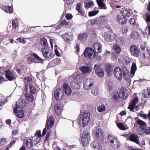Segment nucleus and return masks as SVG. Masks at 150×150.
Wrapping results in <instances>:
<instances>
[{
  "instance_id": "f3484780",
  "label": "nucleus",
  "mask_w": 150,
  "mask_h": 150,
  "mask_svg": "<svg viewBox=\"0 0 150 150\" xmlns=\"http://www.w3.org/2000/svg\"><path fill=\"white\" fill-rule=\"evenodd\" d=\"M118 96L119 97L124 99L127 97V90L125 88H121L118 93Z\"/></svg>"
},
{
  "instance_id": "4468645a",
  "label": "nucleus",
  "mask_w": 150,
  "mask_h": 150,
  "mask_svg": "<svg viewBox=\"0 0 150 150\" xmlns=\"http://www.w3.org/2000/svg\"><path fill=\"white\" fill-rule=\"evenodd\" d=\"M104 39L107 41L112 42L115 39L114 34L112 32H105L104 34Z\"/></svg>"
},
{
  "instance_id": "473e14b6",
  "label": "nucleus",
  "mask_w": 150,
  "mask_h": 150,
  "mask_svg": "<svg viewBox=\"0 0 150 150\" xmlns=\"http://www.w3.org/2000/svg\"><path fill=\"white\" fill-rule=\"evenodd\" d=\"M85 8L86 9L88 8H91L94 6V4L92 1H89L88 2H86L84 3Z\"/></svg>"
},
{
  "instance_id": "39448f33",
  "label": "nucleus",
  "mask_w": 150,
  "mask_h": 150,
  "mask_svg": "<svg viewBox=\"0 0 150 150\" xmlns=\"http://www.w3.org/2000/svg\"><path fill=\"white\" fill-rule=\"evenodd\" d=\"M94 84V80L90 78H86L84 80L83 85L84 89L86 90H89Z\"/></svg>"
},
{
  "instance_id": "a211bd4d",
  "label": "nucleus",
  "mask_w": 150,
  "mask_h": 150,
  "mask_svg": "<svg viewBox=\"0 0 150 150\" xmlns=\"http://www.w3.org/2000/svg\"><path fill=\"white\" fill-rule=\"evenodd\" d=\"M96 137L100 141L104 139V136L102 130L98 129L94 132Z\"/></svg>"
},
{
  "instance_id": "bf43d9fd",
  "label": "nucleus",
  "mask_w": 150,
  "mask_h": 150,
  "mask_svg": "<svg viewBox=\"0 0 150 150\" xmlns=\"http://www.w3.org/2000/svg\"><path fill=\"white\" fill-rule=\"evenodd\" d=\"M50 42L51 45V47L52 48L53 47V46L54 45V46L56 45V40L52 38L50 40Z\"/></svg>"
},
{
  "instance_id": "dca6fc26",
  "label": "nucleus",
  "mask_w": 150,
  "mask_h": 150,
  "mask_svg": "<svg viewBox=\"0 0 150 150\" xmlns=\"http://www.w3.org/2000/svg\"><path fill=\"white\" fill-rule=\"evenodd\" d=\"M54 96L57 100L58 101L62 99L64 96L62 90L60 88L57 89L54 92Z\"/></svg>"
},
{
  "instance_id": "6ab92c4d",
  "label": "nucleus",
  "mask_w": 150,
  "mask_h": 150,
  "mask_svg": "<svg viewBox=\"0 0 150 150\" xmlns=\"http://www.w3.org/2000/svg\"><path fill=\"white\" fill-rule=\"evenodd\" d=\"M79 69L84 74L89 73L91 72L92 70L91 67L88 66H81L80 67Z\"/></svg>"
},
{
  "instance_id": "8fccbe9b",
  "label": "nucleus",
  "mask_w": 150,
  "mask_h": 150,
  "mask_svg": "<svg viewBox=\"0 0 150 150\" xmlns=\"http://www.w3.org/2000/svg\"><path fill=\"white\" fill-rule=\"evenodd\" d=\"M7 139L4 138H1L0 139V146H2L6 144Z\"/></svg>"
},
{
  "instance_id": "a878e982",
  "label": "nucleus",
  "mask_w": 150,
  "mask_h": 150,
  "mask_svg": "<svg viewBox=\"0 0 150 150\" xmlns=\"http://www.w3.org/2000/svg\"><path fill=\"white\" fill-rule=\"evenodd\" d=\"M129 140L137 144L139 143V137L137 134H132L129 137Z\"/></svg>"
},
{
  "instance_id": "680f3d73",
  "label": "nucleus",
  "mask_w": 150,
  "mask_h": 150,
  "mask_svg": "<svg viewBox=\"0 0 150 150\" xmlns=\"http://www.w3.org/2000/svg\"><path fill=\"white\" fill-rule=\"evenodd\" d=\"M128 29L127 27H123L122 28V31L123 33L126 34L128 31Z\"/></svg>"
},
{
  "instance_id": "f704fd0d",
  "label": "nucleus",
  "mask_w": 150,
  "mask_h": 150,
  "mask_svg": "<svg viewBox=\"0 0 150 150\" xmlns=\"http://www.w3.org/2000/svg\"><path fill=\"white\" fill-rule=\"evenodd\" d=\"M140 36L139 33L136 31H133L131 33L130 37L133 39H136L138 38Z\"/></svg>"
},
{
  "instance_id": "6e6d98bb",
  "label": "nucleus",
  "mask_w": 150,
  "mask_h": 150,
  "mask_svg": "<svg viewBox=\"0 0 150 150\" xmlns=\"http://www.w3.org/2000/svg\"><path fill=\"white\" fill-rule=\"evenodd\" d=\"M144 133L146 134H150V127H146L143 130V134Z\"/></svg>"
},
{
  "instance_id": "0eeeda50",
  "label": "nucleus",
  "mask_w": 150,
  "mask_h": 150,
  "mask_svg": "<svg viewBox=\"0 0 150 150\" xmlns=\"http://www.w3.org/2000/svg\"><path fill=\"white\" fill-rule=\"evenodd\" d=\"M84 54L86 57L89 59H94L96 56L94 50L90 47L87 48L85 50Z\"/></svg>"
},
{
  "instance_id": "bb28decb",
  "label": "nucleus",
  "mask_w": 150,
  "mask_h": 150,
  "mask_svg": "<svg viewBox=\"0 0 150 150\" xmlns=\"http://www.w3.org/2000/svg\"><path fill=\"white\" fill-rule=\"evenodd\" d=\"M93 47L95 52L97 53H100L101 51V45L99 42H96L93 44Z\"/></svg>"
},
{
  "instance_id": "79ce46f5",
  "label": "nucleus",
  "mask_w": 150,
  "mask_h": 150,
  "mask_svg": "<svg viewBox=\"0 0 150 150\" xmlns=\"http://www.w3.org/2000/svg\"><path fill=\"white\" fill-rule=\"evenodd\" d=\"M30 89V92L31 94L34 93L36 91V88L32 85L29 84L28 86Z\"/></svg>"
},
{
  "instance_id": "f257e3e1",
  "label": "nucleus",
  "mask_w": 150,
  "mask_h": 150,
  "mask_svg": "<svg viewBox=\"0 0 150 150\" xmlns=\"http://www.w3.org/2000/svg\"><path fill=\"white\" fill-rule=\"evenodd\" d=\"M113 74L116 78L119 80H121L122 77L127 80L129 78V72L125 66L121 67H116L114 69Z\"/></svg>"
},
{
  "instance_id": "c03bdc74",
  "label": "nucleus",
  "mask_w": 150,
  "mask_h": 150,
  "mask_svg": "<svg viewBox=\"0 0 150 150\" xmlns=\"http://www.w3.org/2000/svg\"><path fill=\"white\" fill-rule=\"evenodd\" d=\"M137 69V67L136 64L133 63L131 68V73L132 74L134 75Z\"/></svg>"
},
{
  "instance_id": "c85d7f7f",
  "label": "nucleus",
  "mask_w": 150,
  "mask_h": 150,
  "mask_svg": "<svg viewBox=\"0 0 150 150\" xmlns=\"http://www.w3.org/2000/svg\"><path fill=\"white\" fill-rule=\"evenodd\" d=\"M113 65L112 64L106 65L105 67V71L108 76L110 75L113 70Z\"/></svg>"
},
{
  "instance_id": "0e129e2a",
  "label": "nucleus",
  "mask_w": 150,
  "mask_h": 150,
  "mask_svg": "<svg viewBox=\"0 0 150 150\" xmlns=\"http://www.w3.org/2000/svg\"><path fill=\"white\" fill-rule=\"evenodd\" d=\"M19 104L22 106H23L25 105V100L21 99L19 100Z\"/></svg>"
},
{
  "instance_id": "cd10ccee",
  "label": "nucleus",
  "mask_w": 150,
  "mask_h": 150,
  "mask_svg": "<svg viewBox=\"0 0 150 150\" xmlns=\"http://www.w3.org/2000/svg\"><path fill=\"white\" fill-rule=\"evenodd\" d=\"M24 143L27 147L29 149L32 147L33 145L32 140L28 137H26L25 139Z\"/></svg>"
},
{
  "instance_id": "9b49d317",
  "label": "nucleus",
  "mask_w": 150,
  "mask_h": 150,
  "mask_svg": "<svg viewBox=\"0 0 150 150\" xmlns=\"http://www.w3.org/2000/svg\"><path fill=\"white\" fill-rule=\"evenodd\" d=\"M138 101V99L137 97H135L134 98L133 100H132L129 106L128 107V109H130L132 111L134 112L135 111H137L139 109V107L136 106V104L137 103Z\"/></svg>"
},
{
  "instance_id": "774afa93",
  "label": "nucleus",
  "mask_w": 150,
  "mask_h": 150,
  "mask_svg": "<svg viewBox=\"0 0 150 150\" xmlns=\"http://www.w3.org/2000/svg\"><path fill=\"white\" fill-rule=\"evenodd\" d=\"M27 61L29 64H30L31 63V62H34L35 63H36V62H34V59L31 57H29L28 58Z\"/></svg>"
},
{
  "instance_id": "e2e57ef3",
  "label": "nucleus",
  "mask_w": 150,
  "mask_h": 150,
  "mask_svg": "<svg viewBox=\"0 0 150 150\" xmlns=\"http://www.w3.org/2000/svg\"><path fill=\"white\" fill-rule=\"evenodd\" d=\"M40 137H39L35 136L34 139V141L36 142V144H38L40 142Z\"/></svg>"
},
{
  "instance_id": "423d86ee",
  "label": "nucleus",
  "mask_w": 150,
  "mask_h": 150,
  "mask_svg": "<svg viewBox=\"0 0 150 150\" xmlns=\"http://www.w3.org/2000/svg\"><path fill=\"white\" fill-rule=\"evenodd\" d=\"M90 135L89 133L87 132H83L81 138L82 144L84 146H87L90 142Z\"/></svg>"
},
{
  "instance_id": "09e8293b",
  "label": "nucleus",
  "mask_w": 150,
  "mask_h": 150,
  "mask_svg": "<svg viewBox=\"0 0 150 150\" xmlns=\"http://www.w3.org/2000/svg\"><path fill=\"white\" fill-rule=\"evenodd\" d=\"M129 22L130 24L132 25H137V22L134 18H131L129 20Z\"/></svg>"
},
{
  "instance_id": "7c9ffc66",
  "label": "nucleus",
  "mask_w": 150,
  "mask_h": 150,
  "mask_svg": "<svg viewBox=\"0 0 150 150\" xmlns=\"http://www.w3.org/2000/svg\"><path fill=\"white\" fill-rule=\"evenodd\" d=\"M62 37L65 40H71L72 38V34L71 33H66L62 35Z\"/></svg>"
},
{
  "instance_id": "c9c22d12",
  "label": "nucleus",
  "mask_w": 150,
  "mask_h": 150,
  "mask_svg": "<svg viewBox=\"0 0 150 150\" xmlns=\"http://www.w3.org/2000/svg\"><path fill=\"white\" fill-rule=\"evenodd\" d=\"M46 132L47 129H46V127H45L43 130L42 135H41L40 134V130H38L36 132L35 134V136H38L39 137H42L46 134Z\"/></svg>"
},
{
  "instance_id": "3c124183",
  "label": "nucleus",
  "mask_w": 150,
  "mask_h": 150,
  "mask_svg": "<svg viewBox=\"0 0 150 150\" xmlns=\"http://www.w3.org/2000/svg\"><path fill=\"white\" fill-rule=\"evenodd\" d=\"M130 58L128 57L125 56L124 58V62L125 64H127L130 62Z\"/></svg>"
},
{
  "instance_id": "4be33fe9",
  "label": "nucleus",
  "mask_w": 150,
  "mask_h": 150,
  "mask_svg": "<svg viewBox=\"0 0 150 150\" xmlns=\"http://www.w3.org/2000/svg\"><path fill=\"white\" fill-rule=\"evenodd\" d=\"M6 78L9 81H12L16 79L14 73L9 70L5 71Z\"/></svg>"
},
{
  "instance_id": "864d4df0",
  "label": "nucleus",
  "mask_w": 150,
  "mask_h": 150,
  "mask_svg": "<svg viewBox=\"0 0 150 150\" xmlns=\"http://www.w3.org/2000/svg\"><path fill=\"white\" fill-rule=\"evenodd\" d=\"M18 25V22L17 20H14L12 21V26L13 28L16 29Z\"/></svg>"
},
{
  "instance_id": "ddd939ff",
  "label": "nucleus",
  "mask_w": 150,
  "mask_h": 150,
  "mask_svg": "<svg viewBox=\"0 0 150 150\" xmlns=\"http://www.w3.org/2000/svg\"><path fill=\"white\" fill-rule=\"evenodd\" d=\"M130 52L132 55L135 57H138L140 54V50L135 45H131L130 47Z\"/></svg>"
},
{
  "instance_id": "37998d69",
  "label": "nucleus",
  "mask_w": 150,
  "mask_h": 150,
  "mask_svg": "<svg viewBox=\"0 0 150 150\" xmlns=\"http://www.w3.org/2000/svg\"><path fill=\"white\" fill-rule=\"evenodd\" d=\"M121 15L124 16L125 18L126 16H129L130 15V13L125 10H121Z\"/></svg>"
},
{
  "instance_id": "a19ab883",
  "label": "nucleus",
  "mask_w": 150,
  "mask_h": 150,
  "mask_svg": "<svg viewBox=\"0 0 150 150\" xmlns=\"http://www.w3.org/2000/svg\"><path fill=\"white\" fill-rule=\"evenodd\" d=\"M113 87V84L111 81H108L107 82L106 87L108 90L111 91L112 90Z\"/></svg>"
},
{
  "instance_id": "338daca9",
  "label": "nucleus",
  "mask_w": 150,
  "mask_h": 150,
  "mask_svg": "<svg viewBox=\"0 0 150 150\" xmlns=\"http://www.w3.org/2000/svg\"><path fill=\"white\" fill-rule=\"evenodd\" d=\"M33 56L37 59L39 60L40 61H42L43 59L40 57L37 54L35 53L33 54Z\"/></svg>"
},
{
  "instance_id": "f8f14e48",
  "label": "nucleus",
  "mask_w": 150,
  "mask_h": 150,
  "mask_svg": "<svg viewBox=\"0 0 150 150\" xmlns=\"http://www.w3.org/2000/svg\"><path fill=\"white\" fill-rule=\"evenodd\" d=\"M94 69L95 70L96 75L99 77H103L104 72L102 69L100 67V65L98 64H96L94 65Z\"/></svg>"
},
{
  "instance_id": "49530a36",
  "label": "nucleus",
  "mask_w": 150,
  "mask_h": 150,
  "mask_svg": "<svg viewBox=\"0 0 150 150\" xmlns=\"http://www.w3.org/2000/svg\"><path fill=\"white\" fill-rule=\"evenodd\" d=\"M144 95V98H148L149 97L150 98V89H148L145 91Z\"/></svg>"
},
{
  "instance_id": "603ef678",
  "label": "nucleus",
  "mask_w": 150,
  "mask_h": 150,
  "mask_svg": "<svg viewBox=\"0 0 150 150\" xmlns=\"http://www.w3.org/2000/svg\"><path fill=\"white\" fill-rule=\"evenodd\" d=\"M98 11H89L88 12V15L89 16H92L96 15L98 12Z\"/></svg>"
},
{
  "instance_id": "20e7f679",
  "label": "nucleus",
  "mask_w": 150,
  "mask_h": 150,
  "mask_svg": "<svg viewBox=\"0 0 150 150\" xmlns=\"http://www.w3.org/2000/svg\"><path fill=\"white\" fill-rule=\"evenodd\" d=\"M135 120L136 122L140 125L137 130V134L141 135L143 134V130L145 129L147 125L145 122L139 119L137 117H135Z\"/></svg>"
},
{
  "instance_id": "1a4fd4ad",
  "label": "nucleus",
  "mask_w": 150,
  "mask_h": 150,
  "mask_svg": "<svg viewBox=\"0 0 150 150\" xmlns=\"http://www.w3.org/2000/svg\"><path fill=\"white\" fill-rule=\"evenodd\" d=\"M17 103L16 102V106L13 108L14 112L19 118H22L24 116V112L22 108L18 105Z\"/></svg>"
},
{
  "instance_id": "2f4dec72",
  "label": "nucleus",
  "mask_w": 150,
  "mask_h": 150,
  "mask_svg": "<svg viewBox=\"0 0 150 150\" xmlns=\"http://www.w3.org/2000/svg\"><path fill=\"white\" fill-rule=\"evenodd\" d=\"M97 3L100 8L106 9L107 7L104 3V0H96Z\"/></svg>"
},
{
  "instance_id": "aec40b11",
  "label": "nucleus",
  "mask_w": 150,
  "mask_h": 150,
  "mask_svg": "<svg viewBox=\"0 0 150 150\" xmlns=\"http://www.w3.org/2000/svg\"><path fill=\"white\" fill-rule=\"evenodd\" d=\"M63 108V106L61 103L59 102L56 104L54 106V110L56 114L58 115H60Z\"/></svg>"
},
{
  "instance_id": "b1692460",
  "label": "nucleus",
  "mask_w": 150,
  "mask_h": 150,
  "mask_svg": "<svg viewBox=\"0 0 150 150\" xmlns=\"http://www.w3.org/2000/svg\"><path fill=\"white\" fill-rule=\"evenodd\" d=\"M63 90L66 95L70 96L71 95L72 91L69 86L67 83H65L63 85Z\"/></svg>"
},
{
  "instance_id": "69168bd1",
  "label": "nucleus",
  "mask_w": 150,
  "mask_h": 150,
  "mask_svg": "<svg viewBox=\"0 0 150 150\" xmlns=\"http://www.w3.org/2000/svg\"><path fill=\"white\" fill-rule=\"evenodd\" d=\"M68 24L69 23L68 22L65 20H63L61 22L60 25H61V26H62V25H68Z\"/></svg>"
},
{
  "instance_id": "13d9d810",
  "label": "nucleus",
  "mask_w": 150,
  "mask_h": 150,
  "mask_svg": "<svg viewBox=\"0 0 150 150\" xmlns=\"http://www.w3.org/2000/svg\"><path fill=\"white\" fill-rule=\"evenodd\" d=\"M144 33L146 34L147 35L150 34V27L148 26L146 27L145 29L144 30V31H143Z\"/></svg>"
},
{
  "instance_id": "393cba45",
  "label": "nucleus",
  "mask_w": 150,
  "mask_h": 150,
  "mask_svg": "<svg viewBox=\"0 0 150 150\" xmlns=\"http://www.w3.org/2000/svg\"><path fill=\"white\" fill-rule=\"evenodd\" d=\"M24 81L25 83V90L27 92L28 90V86L32 81V78L30 77H25L24 79Z\"/></svg>"
},
{
  "instance_id": "6e6552de",
  "label": "nucleus",
  "mask_w": 150,
  "mask_h": 150,
  "mask_svg": "<svg viewBox=\"0 0 150 150\" xmlns=\"http://www.w3.org/2000/svg\"><path fill=\"white\" fill-rule=\"evenodd\" d=\"M74 79L71 83V87L74 89L79 88H80V80L79 79V78L80 77L76 74H74Z\"/></svg>"
},
{
  "instance_id": "72a5a7b5",
  "label": "nucleus",
  "mask_w": 150,
  "mask_h": 150,
  "mask_svg": "<svg viewBox=\"0 0 150 150\" xmlns=\"http://www.w3.org/2000/svg\"><path fill=\"white\" fill-rule=\"evenodd\" d=\"M88 36L87 33H84L80 34L78 36V39L81 41H84L86 40Z\"/></svg>"
},
{
  "instance_id": "4d7b16f0",
  "label": "nucleus",
  "mask_w": 150,
  "mask_h": 150,
  "mask_svg": "<svg viewBox=\"0 0 150 150\" xmlns=\"http://www.w3.org/2000/svg\"><path fill=\"white\" fill-rule=\"evenodd\" d=\"M17 40L20 43L23 44L25 43L26 42L25 38H18L17 39Z\"/></svg>"
},
{
  "instance_id": "7ed1b4c3",
  "label": "nucleus",
  "mask_w": 150,
  "mask_h": 150,
  "mask_svg": "<svg viewBox=\"0 0 150 150\" xmlns=\"http://www.w3.org/2000/svg\"><path fill=\"white\" fill-rule=\"evenodd\" d=\"M107 141L111 147L114 148H117L120 144L117 139L113 136L108 135L107 136Z\"/></svg>"
},
{
  "instance_id": "de8ad7c7",
  "label": "nucleus",
  "mask_w": 150,
  "mask_h": 150,
  "mask_svg": "<svg viewBox=\"0 0 150 150\" xmlns=\"http://www.w3.org/2000/svg\"><path fill=\"white\" fill-rule=\"evenodd\" d=\"M105 109V106L104 105H99L97 108L99 112H102L104 111Z\"/></svg>"
},
{
  "instance_id": "f03ea898",
  "label": "nucleus",
  "mask_w": 150,
  "mask_h": 150,
  "mask_svg": "<svg viewBox=\"0 0 150 150\" xmlns=\"http://www.w3.org/2000/svg\"><path fill=\"white\" fill-rule=\"evenodd\" d=\"M90 119V113L85 111L81 112L79 117L78 123L83 127L88 124Z\"/></svg>"
},
{
  "instance_id": "052dcab7",
  "label": "nucleus",
  "mask_w": 150,
  "mask_h": 150,
  "mask_svg": "<svg viewBox=\"0 0 150 150\" xmlns=\"http://www.w3.org/2000/svg\"><path fill=\"white\" fill-rule=\"evenodd\" d=\"M115 44H117V45H122L123 44V42L122 40L118 38L117 39L116 43Z\"/></svg>"
},
{
  "instance_id": "c756f323",
  "label": "nucleus",
  "mask_w": 150,
  "mask_h": 150,
  "mask_svg": "<svg viewBox=\"0 0 150 150\" xmlns=\"http://www.w3.org/2000/svg\"><path fill=\"white\" fill-rule=\"evenodd\" d=\"M92 147L95 149V150H101L102 149L101 145L97 141H93L91 144Z\"/></svg>"
},
{
  "instance_id": "ea45409f",
  "label": "nucleus",
  "mask_w": 150,
  "mask_h": 150,
  "mask_svg": "<svg viewBox=\"0 0 150 150\" xmlns=\"http://www.w3.org/2000/svg\"><path fill=\"white\" fill-rule=\"evenodd\" d=\"M99 93L98 88L96 87H93L91 90V93L95 96L97 95Z\"/></svg>"
},
{
  "instance_id": "58836bf2",
  "label": "nucleus",
  "mask_w": 150,
  "mask_h": 150,
  "mask_svg": "<svg viewBox=\"0 0 150 150\" xmlns=\"http://www.w3.org/2000/svg\"><path fill=\"white\" fill-rule=\"evenodd\" d=\"M113 48L115 52L118 54H119L121 51L120 45L117 44H115L113 45Z\"/></svg>"
},
{
  "instance_id": "5701e85b",
  "label": "nucleus",
  "mask_w": 150,
  "mask_h": 150,
  "mask_svg": "<svg viewBox=\"0 0 150 150\" xmlns=\"http://www.w3.org/2000/svg\"><path fill=\"white\" fill-rule=\"evenodd\" d=\"M116 21L118 23L122 24H126L127 22V20L125 17L122 15H117Z\"/></svg>"
},
{
  "instance_id": "2eb2a0df",
  "label": "nucleus",
  "mask_w": 150,
  "mask_h": 150,
  "mask_svg": "<svg viewBox=\"0 0 150 150\" xmlns=\"http://www.w3.org/2000/svg\"><path fill=\"white\" fill-rule=\"evenodd\" d=\"M41 52L43 56L46 58H50L53 55L52 52L46 47L42 48L41 49Z\"/></svg>"
},
{
  "instance_id": "5fc2aeb1",
  "label": "nucleus",
  "mask_w": 150,
  "mask_h": 150,
  "mask_svg": "<svg viewBox=\"0 0 150 150\" xmlns=\"http://www.w3.org/2000/svg\"><path fill=\"white\" fill-rule=\"evenodd\" d=\"M117 126L120 129L125 130L127 129V128L125 127L121 123H118L117 124Z\"/></svg>"
},
{
  "instance_id": "4c0bfd02",
  "label": "nucleus",
  "mask_w": 150,
  "mask_h": 150,
  "mask_svg": "<svg viewBox=\"0 0 150 150\" xmlns=\"http://www.w3.org/2000/svg\"><path fill=\"white\" fill-rule=\"evenodd\" d=\"M25 96L26 99L29 102H32L33 100L34 97L32 95L27 93L25 94Z\"/></svg>"
},
{
  "instance_id": "e433bc0d",
  "label": "nucleus",
  "mask_w": 150,
  "mask_h": 150,
  "mask_svg": "<svg viewBox=\"0 0 150 150\" xmlns=\"http://www.w3.org/2000/svg\"><path fill=\"white\" fill-rule=\"evenodd\" d=\"M40 43L42 46L44 47H46L48 45V43L47 40L44 38H42L40 39Z\"/></svg>"
},
{
  "instance_id": "412c9836",
  "label": "nucleus",
  "mask_w": 150,
  "mask_h": 150,
  "mask_svg": "<svg viewBox=\"0 0 150 150\" xmlns=\"http://www.w3.org/2000/svg\"><path fill=\"white\" fill-rule=\"evenodd\" d=\"M54 120L53 117H50L47 120L46 122V127L48 130L52 127L54 123Z\"/></svg>"
},
{
  "instance_id": "9d476101",
  "label": "nucleus",
  "mask_w": 150,
  "mask_h": 150,
  "mask_svg": "<svg viewBox=\"0 0 150 150\" xmlns=\"http://www.w3.org/2000/svg\"><path fill=\"white\" fill-rule=\"evenodd\" d=\"M102 23V18L99 17L93 19L89 20L87 22V24L90 26L94 25H101Z\"/></svg>"
},
{
  "instance_id": "a18cd8bd",
  "label": "nucleus",
  "mask_w": 150,
  "mask_h": 150,
  "mask_svg": "<svg viewBox=\"0 0 150 150\" xmlns=\"http://www.w3.org/2000/svg\"><path fill=\"white\" fill-rule=\"evenodd\" d=\"M4 10L8 13H12L13 11V9L10 6H6L4 7Z\"/></svg>"
}]
</instances>
